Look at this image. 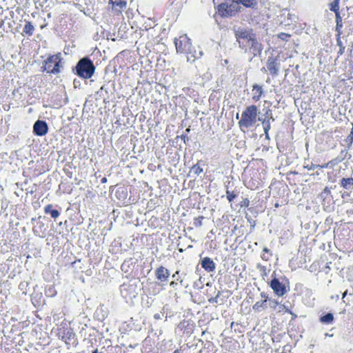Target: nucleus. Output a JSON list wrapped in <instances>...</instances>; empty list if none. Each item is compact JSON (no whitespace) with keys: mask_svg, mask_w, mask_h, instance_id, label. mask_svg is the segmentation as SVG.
Masks as SVG:
<instances>
[{"mask_svg":"<svg viewBox=\"0 0 353 353\" xmlns=\"http://www.w3.org/2000/svg\"><path fill=\"white\" fill-rule=\"evenodd\" d=\"M334 320V317L332 313H327L321 316L319 319L320 322L324 324H331L333 323Z\"/></svg>","mask_w":353,"mask_h":353,"instance_id":"nucleus-19","label":"nucleus"},{"mask_svg":"<svg viewBox=\"0 0 353 353\" xmlns=\"http://www.w3.org/2000/svg\"><path fill=\"white\" fill-rule=\"evenodd\" d=\"M341 185L345 190L353 191V178H343L341 180Z\"/></svg>","mask_w":353,"mask_h":353,"instance_id":"nucleus-17","label":"nucleus"},{"mask_svg":"<svg viewBox=\"0 0 353 353\" xmlns=\"http://www.w3.org/2000/svg\"><path fill=\"white\" fill-rule=\"evenodd\" d=\"M260 296L261 297V300L256 301L253 305H252V310L254 312H261V311L264 310L267 308V303L268 301H269L268 295L263 292L260 294Z\"/></svg>","mask_w":353,"mask_h":353,"instance_id":"nucleus-10","label":"nucleus"},{"mask_svg":"<svg viewBox=\"0 0 353 353\" xmlns=\"http://www.w3.org/2000/svg\"><path fill=\"white\" fill-rule=\"evenodd\" d=\"M277 37L279 39H280L283 41H288L290 39L291 34L285 33V32H281V33L278 34Z\"/></svg>","mask_w":353,"mask_h":353,"instance_id":"nucleus-28","label":"nucleus"},{"mask_svg":"<svg viewBox=\"0 0 353 353\" xmlns=\"http://www.w3.org/2000/svg\"><path fill=\"white\" fill-rule=\"evenodd\" d=\"M172 353H180V351L179 350H176Z\"/></svg>","mask_w":353,"mask_h":353,"instance_id":"nucleus-40","label":"nucleus"},{"mask_svg":"<svg viewBox=\"0 0 353 353\" xmlns=\"http://www.w3.org/2000/svg\"><path fill=\"white\" fill-rule=\"evenodd\" d=\"M48 296H54L57 294V291L55 290L54 287H50L47 290Z\"/></svg>","mask_w":353,"mask_h":353,"instance_id":"nucleus-30","label":"nucleus"},{"mask_svg":"<svg viewBox=\"0 0 353 353\" xmlns=\"http://www.w3.org/2000/svg\"><path fill=\"white\" fill-rule=\"evenodd\" d=\"M204 219L203 216H199L194 219L193 225L196 228L201 227L203 224V220Z\"/></svg>","mask_w":353,"mask_h":353,"instance_id":"nucleus-26","label":"nucleus"},{"mask_svg":"<svg viewBox=\"0 0 353 353\" xmlns=\"http://www.w3.org/2000/svg\"><path fill=\"white\" fill-rule=\"evenodd\" d=\"M62 58L61 52L50 55L43 61V70L48 73L57 74L62 68Z\"/></svg>","mask_w":353,"mask_h":353,"instance_id":"nucleus-5","label":"nucleus"},{"mask_svg":"<svg viewBox=\"0 0 353 353\" xmlns=\"http://www.w3.org/2000/svg\"><path fill=\"white\" fill-rule=\"evenodd\" d=\"M272 256V254L270 250L266 247L263 248L262 254L261 256L262 260L268 261L270 259Z\"/></svg>","mask_w":353,"mask_h":353,"instance_id":"nucleus-22","label":"nucleus"},{"mask_svg":"<svg viewBox=\"0 0 353 353\" xmlns=\"http://www.w3.org/2000/svg\"><path fill=\"white\" fill-rule=\"evenodd\" d=\"M343 28V21H336V37L341 36L343 34L342 31Z\"/></svg>","mask_w":353,"mask_h":353,"instance_id":"nucleus-25","label":"nucleus"},{"mask_svg":"<svg viewBox=\"0 0 353 353\" xmlns=\"http://www.w3.org/2000/svg\"><path fill=\"white\" fill-rule=\"evenodd\" d=\"M270 303L272 304L271 306L272 308L275 309L276 307L279 305V302L276 300H270Z\"/></svg>","mask_w":353,"mask_h":353,"instance_id":"nucleus-34","label":"nucleus"},{"mask_svg":"<svg viewBox=\"0 0 353 353\" xmlns=\"http://www.w3.org/2000/svg\"><path fill=\"white\" fill-rule=\"evenodd\" d=\"M203 161L201 160L198 161L197 163L193 165L191 168V171L196 175H199L203 172V168L201 166V163Z\"/></svg>","mask_w":353,"mask_h":353,"instance_id":"nucleus-21","label":"nucleus"},{"mask_svg":"<svg viewBox=\"0 0 353 353\" xmlns=\"http://www.w3.org/2000/svg\"><path fill=\"white\" fill-rule=\"evenodd\" d=\"M109 4L112 5V12L114 15H122V12L127 7L125 0H110Z\"/></svg>","mask_w":353,"mask_h":353,"instance_id":"nucleus-9","label":"nucleus"},{"mask_svg":"<svg viewBox=\"0 0 353 353\" xmlns=\"http://www.w3.org/2000/svg\"><path fill=\"white\" fill-rule=\"evenodd\" d=\"M252 99L254 102L259 101L262 97L265 95L263 86L259 84H254L252 88Z\"/></svg>","mask_w":353,"mask_h":353,"instance_id":"nucleus-12","label":"nucleus"},{"mask_svg":"<svg viewBox=\"0 0 353 353\" xmlns=\"http://www.w3.org/2000/svg\"><path fill=\"white\" fill-rule=\"evenodd\" d=\"M255 175H257V174L256 173L255 174H253V176L246 177L244 180L245 185L250 190H256L261 185V182L259 179H254Z\"/></svg>","mask_w":353,"mask_h":353,"instance_id":"nucleus-13","label":"nucleus"},{"mask_svg":"<svg viewBox=\"0 0 353 353\" xmlns=\"http://www.w3.org/2000/svg\"><path fill=\"white\" fill-rule=\"evenodd\" d=\"M156 278L161 281H166L170 276V272L168 269L165 268L163 266H160L155 271Z\"/></svg>","mask_w":353,"mask_h":353,"instance_id":"nucleus-15","label":"nucleus"},{"mask_svg":"<svg viewBox=\"0 0 353 353\" xmlns=\"http://www.w3.org/2000/svg\"><path fill=\"white\" fill-rule=\"evenodd\" d=\"M214 3L215 4V0H213Z\"/></svg>","mask_w":353,"mask_h":353,"instance_id":"nucleus-47","label":"nucleus"},{"mask_svg":"<svg viewBox=\"0 0 353 353\" xmlns=\"http://www.w3.org/2000/svg\"><path fill=\"white\" fill-rule=\"evenodd\" d=\"M236 196L234 191L226 190V197L229 202H232Z\"/></svg>","mask_w":353,"mask_h":353,"instance_id":"nucleus-27","label":"nucleus"},{"mask_svg":"<svg viewBox=\"0 0 353 353\" xmlns=\"http://www.w3.org/2000/svg\"><path fill=\"white\" fill-rule=\"evenodd\" d=\"M77 74L85 79L91 78L95 71V66L88 57L81 59L76 65Z\"/></svg>","mask_w":353,"mask_h":353,"instance_id":"nucleus-4","label":"nucleus"},{"mask_svg":"<svg viewBox=\"0 0 353 353\" xmlns=\"http://www.w3.org/2000/svg\"><path fill=\"white\" fill-rule=\"evenodd\" d=\"M214 8L216 10L214 17L218 15L221 18H228L234 17L240 12L241 6L238 2L232 1L230 3L228 2L219 3Z\"/></svg>","mask_w":353,"mask_h":353,"instance_id":"nucleus-3","label":"nucleus"},{"mask_svg":"<svg viewBox=\"0 0 353 353\" xmlns=\"http://www.w3.org/2000/svg\"><path fill=\"white\" fill-rule=\"evenodd\" d=\"M266 66L272 76H277L280 68L279 57L274 56L268 57L266 61Z\"/></svg>","mask_w":353,"mask_h":353,"instance_id":"nucleus-7","label":"nucleus"},{"mask_svg":"<svg viewBox=\"0 0 353 353\" xmlns=\"http://www.w3.org/2000/svg\"><path fill=\"white\" fill-rule=\"evenodd\" d=\"M270 123H267L264 126V132L266 135V137H268V131L270 130Z\"/></svg>","mask_w":353,"mask_h":353,"instance_id":"nucleus-32","label":"nucleus"},{"mask_svg":"<svg viewBox=\"0 0 353 353\" xmlns=\"http://www.w3.org/2000/svg\"><path fill=\"white\" fill-rule=\"evenodd\" d=\"M270 287L272 289L275 294L279 296H283L287 292L286 286L274 276L270 283Z\"/></svg>","mask_w":353,"mask_h":353,"instance_id":"nucleus-8","label":"nucleus"},{"mask_svg":"<svg viewBox=\"0 0 353 353\" xmlns=\"http://www.w3.org/2000/svg\"><path fill=\"white\" fill-rule=\"evenodd\" d=\"M236 118L237 119L239 118V114L238 113L236 114Z\"/></svg>","mask_w":353,"mask_h":353,"instance_id":"nucleus-45","label":"nucleus"},{"mask_svg":"<svg viewBox=\"0 0 353 353\" xmlns=\"http://www.w3.org/2000/svg\"><path fill=\"white\" fill-rule=\"evenodd\" d=\"M174 44L178 53L186 54L187 55L192 54L191 40L186 34L175 38Z\"/></svg>","mask_w":353,"mask_h":353,"instance_id":"nucleus-6","label":"nucleus"},{"mask_svg":"<svg viewBox=\"0 0 353 353\" xmlns=\"http://www.w3.org/2000/svg\"><path fill=\"white\" fill-rule=\"evenodd\" d=\"M61 339L68 345H73L76 342L75 334L71 330V329L65 330Z\"/></svg>","mask_w":353,"mask_h":353,"instance_id":"nucleus-16","label":"nucleus"},{"mask_svg":"<svg viewBox=\"0 0 353 353\" xmlns=\"http://www.w3.org/2000/svg\"><path fill=\"white\" fill-rule=\"evenodd\" d=\"M92 353H98V350H95L94 351L92 352Z\"/></svg>","mask_w":353,"mask_h":353,"instance_id":"nucleus-43","label":"nucleus"},{"mask_svg":"<svg viewBox=\"0 0 353 353\" xmlns=\"http://www.w3.org/2000/svg\"><path fill=\"white\" fill-rule=\"evenodd\" d=\"M44 212L45 214H50L51 217L53 219L57 218L60 212L57 210L52 209V205L48 204L44 208Z\"/></svg>","mask_w":353,"mask_h":353,"instance_id":"nucleus-18","label":"nucleus"},{"mask_svg":"<svg viewBox=\"0 0 353 353\" xmlns=\"http://www.w3.org/2000/svg\"><path fill=\"white\" fill-rule=\"evenodd\" d=\"M258 113V108L255 105L247 106L242 112L241 119L238 122L240 129L245 131L254 125L256 122Z\"/></svg>","mask_w":353,"mask_h":353,"instance_id":"nucleus-2","label":"nucleus"},{"mask_svg":"<svg viewBox=\"0 0 353 353\" xmlns=\"http://www.w3.org/2000/svg\"><path fill=\"white\" fill-rule=\"evenodd\" d=\"M339 0H334L329 5V8L331 11L336 12H339Z\"/></svg>","mask_w":353,"mask_h":353,"instance_id":"nucleus-24","label":"nucleus"},{"mask_svg":"<svg viewBox=\"0 0 353 353\" xmlns=\"http://www.w3.org/2000/svg\"><path fill=\"white\" fill-rule=\"evenodd\" d=\"M258 268L259 269L262 276H268V272L267 268L265 266L259 265Z\"/></svg>","mask_w":353,"mask_h":353,"instance_id":"nucleus-29","label":"nucleus"},{"mask_svg":"<svg viewBox=\"0 0 353 353\" xmlns=\"http://www.w3.org/2000/svg\"><path fill=\"white\" fill-rule=\"evenodd\" d=\"M346 214L350 216H353V208H351V209H348L346 210Z\"/></svg>","mask_w":353,"mask_h":353,"instance_id":"nucleus-36","label":"nucleus"},{"mask_svg":"<svg viewBox=\"0 0 353 353\" xmlns=\"http://www.w3.org/2000/svg\"><path fill=\"white\" fill-rule=\"evenodd\" d=\"M334 14L336 17V22L342 21V17L341 16L340 12H334Z\"/></svg>","mask_w":353,"mask_h":353,"instance_id":"nucleus-33","label":"nucleus"},{"mask_svg":"<svg viewBox=\"0 0 353 353\" xmlns=\"http://www.w3.org/2000/svg\"><path fill=\"white\" fill-rule=\"evenodd\" d=\"M101 181L102 183H105L107 182V179L105 177H103L101 179Z\"/></svg>","mask_w":353,"mask_h":353,"instance_id":"nucleus-38","label":"nucleus"},{"mask_svg":"<svg viewBox=\"0 0 353 353\" xmlns=\"http://www.w3.org/2000/svg\"><path fill=\"white\" fill-rule=\"evenodd\" d=\"M325 190V191H327H327H329V190H327V187L325 188V190Z\"/></svg>","mask_w":353,"mask_h":353,"instance_id":"nucleus-44","label":"nucleus"},{"mask_svg":"<svg viewBox=\"0 0 353 353\" xmlns=\"http://www.w3.org/2000/svg\"><path fill=\"white\" fill-rule=\"evenodd\" d=\"M328 165H329V163H326V164H325V165H321V168H327V167H328Z\"/></svg>","mask_w":353,"mask_h":353,"instance_id":"nucleus-39","label":"nucleus"},{"mask_svg":"<svg viewBox=\"0 0 353 353\" xmlns=\"http://www.w3.org/2000/svg\"><path fill=\"white\" fill-rule=\"evenodd\" d=\"M174 284H175L174 281H172L170 285H174Z\"/></svg>","mask_w":353,"mask_h":353,"instance_id":"nucleus-42","label":"nucleus"},{"mask_svg":"<svg viewBox=\"0 0 353 353\" xmlns=\"http://www.w3.org/2000/svg\"><path fill=\"white\" fill-rule=\"evenodd\" d=\"M62 1H63V3H65V0H62Z\"/></svg>","mask_w":353,"mask_h":353,"instance_id":"nucleus-46","label":"nucleus"},{"mask_svg":"<svg viewBox=\"0 0 353 353\" xmlns=\"http://www.w3.org/2000/svg\"><path fill=\"white\" fill-rule=\"evenodd\" d=\"M336 43L337 46H339V50L338 51V56L342 55L345 52V46L343 44V42L341 41V36L336 37Z\"/></svg>","mask_w":353,"mask_h":353,"instance_id":"nucleus-23","label":"nucleus"},{"mask_svg":"<svg viewBox=\"0 0 353 353\" xmlns=\"http://www.w3.org/2000/svg\"><path fill=\"white\" fill-rule=\"evenodd\" d=\"M347 294V290H345L342 294V299H344Z\"/></svg>","mask_w":353,"mask_h":353,"instance_id":"nucleus-37","label":"nucleus"},{"mask_svg":"<svg viewBox=\"0 0 353 353\" xmlns=\"http://www.w3.org/2000/svg\"><path fill=\"white\" fill-rule=\"evenodd\" d=\"M34 28L31 22L27 21L23 28V32L28 36H32L33 34Z\"/></svg>","mask_w":353,"mask_h":353,"instance_id":"nucleus-20","label":"nucleus"},{"mask_svg":"<svg viewBox=\"0 0 353 353\" xmlns=\"http://www.w3.org/2000/svg\"><path fill=\"white\" fill-rule=\"evenodd\" d=\"M201 267L208 272H213L216 269L215 263L208 256H205L201 260Z\"/></svg>","mask_w":353,"mask_h":353,"instance_id":"nucleus-14","label":"nucleus"},{"mask_svg":"<svg viewBox=\"0 0 353 353\" xmlns=\"http://www.w3.org/2000/svg\"><path fill=\"white\" fill-rule=\"evenodd\" d=\"M48 127L46 121L37 120L33 125V132L37 136L42 137L48 133Z\"/></svg>","mask_w":353,"mask_h":353,"instance_id":"nucleus-11","label":"nucleus"},{"mask_svg":"<svg viewBox=\"0 0 353 353\" xmlns=\"http://www.w3.org/2000/svg\"><path fill=\"white\" fill-rule=\"evenodd\" d=\"M285 312L292 315V319H294L296 318V315L293 313L290 310L285 308Z\"/></svg>","mask_w":353,"mask_h":353,"instance_id":"nucleus-35","label":"nucleus"},{"mask_svg":"<svg viewBox=\"0 0 353 353\" xmlns=\"http://www.w3.org/2000/svg\"><path fill=\"white\" fill-rule=\"evenodd\" d=\"M185 323V321H183V322L180 323V324H179V327H181L182 325H183V324H184Z\"/></svg>","mask_w":353,"mask_h":353,"instance_id":"nucleus-41","label":"nucleus"},{"mask_svg":"<svg viewBox=\"0 0 353 353\" xmlns=\"http://www.w3.org/2000/svg\"><path fill=\"white\" fill-rule=\"evenodd\" d=\"M234 35L240 48L251 54L250 61L261 54L263 46L252 29L239 28L234 30Z\"/></svg>","mask_w":353,"mask_h":353,"instance_id":"nucleus-1","label":"nucleus"},{"mask_svg":"<svg viewBox=\"0 0 353 353\" xmlns=\"http://www.w3.org/2000/svg\"><path fill=\"white\" fill-rule=\"evenodd\" d=\"M250 205V201L248 198L243 199L241 202V207H248Z\"/></svg>","mask_w":353,"mask_h":353,"instance_id":"nucleus-31","label":"nucleus"}]
</instances>
